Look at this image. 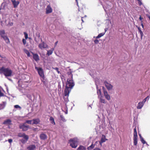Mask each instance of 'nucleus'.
<instances>
[{"label": "nucleus", "mask_w": 150, "mask_h": 150, "mask_svg": "<svg viewBox=\"0 0 150 150\" xmlns=\"http://www.w3.org/2000/svg\"><path fill=\"white\" fill-rule=\"evenodd\" d=\"M74 85L73 79L69 78L67 79L66 88L64 90L70 92L71 89ZM67 92V91H66Z\"/></svg>", "instance_id": "1"}, {"label": "nucleus", "mask_w": 150, "mask_h": 150, "mask_svg": "<svg viewBox=\"0 0 150 150\" xmlns=\"http://www.w3.org/2000/svg\"><path fill=\"white\" fill-rule=\"evenodd\" d=\"M0 71L2 73L6 76H11L12 70L8 68H5L4 67L0 69Z\"/></svg>", "instance_id": "2"}, {"label": "nucleus", "mask_w": 150, "mask_h": 150, "mask_svg": "<svg viewBox=\"0 0 150 150\" xmlns=\"http://www.w3.org/2000/svg\"><path fill=\"white\" fill-rule=\"evenodd\" d=\"M78 141L76 138L71 139L69 140V143L70 146L72 148H76L78 146Z\"/></svg>", "instance_id": "3"}, {"label": "nucleus", "mask_w": 150, "mask_h": 150, "mask_svg": "<svg viewBox=\"0 0 150 150\" xmlns=\"http://www.w3.org/2000/svg\"><path fill=\"white\" fill-rule=\"evenodd\" d=\"M0 35L1 37L4 39L6 43L8 44L9 43V40L7 36V35L4 30H3L0 31Z\"/></svg>", "instance_id": "4"}, {"label": "nucleus", "mask_w": 150, "mask_h": 150, "mask_svg": "<svg viewBox=\"0 0 150 150\" xmlns=\"http://www.w3.org/2000/svg\"><path fill=\"white\" fill-rule=\"evenodd\" d=\"M35 69L37 71L40 76L43 79L45 78L44 71L42 68L40 67H35Z\"/></svg>", "instance_id": "5"}, {"label": "nucleus", "mask_w": 150, "mask_h": 150, "mask_svg": "<svg viewBox=\"0 0 150 150\" xmlns=\"http://www.w3.org/2000/svg\"><path fill=\"white\" fill-rule=\"evenodd\" d=\"M25 123L23 124H20L19 125V128L22 129V130L23 131L27 130L29 128V126L28 125H25Z\"/></svg>", "instance_id": "6"}, {"label": "nucleus", "mask_w": 150, "mask_h": 150, "mask_svg": "<svg viewBox=\"0 0 150 150\" xmlns=\"http://www.w3.org/2000/svg\"><path fill=\"white\" fill-rule=\"evenodd\" d=\"M105 85L108 91L111 90L112 89L113 86L110 83H108L107 81H105L104 82Z\"/></svg>", "instance_id": "7"}, {"label": "nucleus", "mask_w": 150, "mask_h": 150, "mask_svg": "<svg viewBox=\"0 0 150 150\" xmlns=\"http://www.w3.org/2000/svg\"><path fill=\"white\" fill-rule=\"evenodd\" d=\"M66 91L64 90V99L65 102H67L69 101L68 97L69 96V94L70 92L67 91L66 92Z\"/></svg>", "instance_id": "8"}, {"label": "nucleus", "mask_w": 150, "mask_h": 150, "mask_svg": "<svg viewBox=\"0 0 150 150\" xmlns=\"http://www.w3.org/2000/svg\"><path fill=\"white\" fill-rule=\"evenodd\" d=\"M18 136L20 137H23L24 139H27L28 135L24 133H19L18 134Z\"/></svg>", "instance_id": "9"}, {"label": "nucleus", "mask_w": 150, "mask_h": 150, "mask_svg": "<svg viewBox=\"0 0 150 150\" xmlns=\"http://www.w3.org/2000/svg\"><path fill=\"white\" fill-rule=\"evenodd\" d=\"M47 44L43 42L42 43L40 44L39 46V48L41 49H42L43 48H45L47 47Z\"/></svg>", "instance_id": "10"}, {"label": "nucleus", "mask_w": 150, "mask_h": 150, "mask_svg": "<svg viewBox=\"0 0 150 150\" xmlns=\"http://www.w3.org/2000/svg\"><path fill=\"white\" fill-rule=\"evenodd\" d=\"M104 96L105 98L108 100H110V96L108 94V92L107 91H105L103 93Z\"/></svg>", "instance_id": "11"}, {"label": "nucleus", "mask_w": 150, "mask_h": 150, "mask_svg": "<svg viewBox=\"0 0 150 150\" xmlns=\"http://www.w3.org/2000/svg\"><path fill=\"white\" fill-rule=\"evenodd\" d=\"M52 12V9L50 5L47 6L46 8V13H51Z\"/></svg>", "instance_id": "12"}, {"label": "nucleus", "mask_w": 150, "mask_h": 150, "mask_svg": "<svg viewBox=\"0 0 150 150\" xmlns=\"http://www.w3.org/2000/svg\"><path fill=\"white\" fill-rule=\"evenodd\" d=\"M33 123H32L33 125H37L39 124L40 122V120L39 118L33 119Z\"/></svg>", "instance_id": "13"}, {"label": "nucleus", "mask_w": 150, "mask_h": 150, "mask_svg": "<svg viewBox=\"0 0 150 150\" xmlns=\"http://www.w3.org/2000/svg\"><path fill=\"white\" fill-rule=\"evenodd\" d=\"M3 124L8 125H11L12 124L11 121L9 119H8L4 122Z\"/></svg>", "instance_id": "14"}, {"label": "nucleus", "mask_w": 150, "mask_h": 150, "mask_svg": "<svg viewBox=\"0 0 150 150\" xmlns=\"http://www.w3.org/2000/svg\"><path fill=\"white\" fill-rule=\"evenodd\" d=\"M73 72L72 71H71V69H69V71L67 72V74L69 76V78L70 79H73V75L72 74Z\"/></svg>", "instance_id": "15"}, {"label": "nucleus", "mask_w": 150, "mask_h": 150, "mask_svg": "<svg viewBox=\"0 0 150 150\" xmlns=\"http://www.w3.org/2000/svg\"><path fill=\"white\" fill-rule=\"evenodd\" d=\"M35 148L36 146L34 145H30L27 148L28 150H35Z\"/></svg>", "instance_id": "16"}, {"label": "nucleus", "mask_w": 150, "mask_h": 150, "mask_svg": "<svg viewBox=\"0 0 150 150\" xmlns=\"http://www.w3.org/2000/svg\"><path fill=\"white\" fill-rule=\"evenodd\" d=\"M40 138L42 140H45L47 138V135L44 134L42 133L40 134Z\"/></svg>", "instance_id": "17"}, {"label": "nucleus", "mask_w": 150, "mask_h": 150, "mask_svg": "<svg viewBox=\"0 0 150 150\" xmlns=\"http://www.w3.org/2000/svg\"><path fill=\"white\" fill-rule=\"evenodd\" d=\"M33 58L36 61H38L39 60V57L37 54L33 53Z\"/></svg>", "instance_id": "18"}, {"label": "nucleus", "mask_w": 150, "mask_h": 150, "mask_svg": "<svg viewBox=\"0 0 150 150\" xmlns=\"http://www.w3.org/2000/svg\"><path fill=\"white\" fill-rule=\"evenodd\" d=\"M144 105V103L143 102H139L137 107V109H141L142 108Z\"/></svg>", "instance_id": "19"}, {"label": "nucleus", "mask_w": 150, "mask_h": 150, "mask_svg": "<svg viewBox=\"0 0 150 150\" xmlns=\"http://www.w3.org/2000/svg\"><path fill=\"white\" fill-rule=\"evenodd\" d=\"M108 140V139H106L105 136L104 135H102V137L101 139V142L103 143L105 142L106 140Z\"/></svg>", "instance_id": "20"}, {"label": "nucleus", "mask_w": 150, "mask_h": 150, "mask_svg": "<svg viewBox=\"0 0 150 150\" xmlns=\"http://www.w3.org/2000/svg\"><path fill=\"white\" fill-rule=\"evenodd\" d=\"M138 137H133V143L134 145L136 146L137 144Z\"/></svg>", "instance_id": "21"}, {"label": "nucleus", "mask_w": 150, "mask_h": 150, "mask_svg": "<svg viewBox=\"0 0 150 150\" xmlns=\"http://www.w3.org/2000/svg\"><path fill=\"white\" fill-rule=\"evenodd\" d=\"M12 3L15 8L17 7L19 4V2L18 1H16L15 0L12 1Z\"/></svg>", "instance_id": "22"}, {"label": "nucleus", "mask_w": 150, "mask_h": 150, "mask_svg": "<svg viewBox=\"0 0 150 150\" xmlns=\"http://www.w3.org/2000/svg\"><path fill=\"white\" fill-rule=\"evenodd\" d=\"M50 121L51 123H52V124L54 125H55V123L54 121V119L53 117L52 116H51L50 117Z\"/></svg>", "instance_id": "23"}, {"label": "nucleus", "mask_w": 150, "mask_h": 150, "mask_svg": "<svg viewBox=\"0 0 150 150\" xmlns=\"http://www.w3.org/2000/svg\"><path fill=\"white\" fill-rule=\"evenodd\" d=\"M77 150H86V148L83 146L80 145L77 149Z\"/></svg>", "instance_id": "24"}, {"label": "nucleus", "mask_w": 150, "mask_h": 150, "mask_svg": "<svg viewBox=\"0 0 150 150\" xmlns=\"http://www.w3.org/2000/svg\"><path fill=\"white\" fill-rule=\"evenodd\" d=\"M53 50V49H51L48 50L47 52V54L48 55V56L51 55L52 53Z\"/></svg>", "instance_id": "25"}, {"label": "nucleus", "mask_w": 150, "mask_h": 150, "mask_svg": "<svg viewBox=\"0 0 150 150\" xmlns=\"http://www.w3.org/2000/svg\"><path fill=\"white\" fill-rule=\"evenodd\" d=\"M29 139V137L28 136V138L27 139H22L21 140V142L23 144H25L28 141Z\"/></svg>", "instance_id": "26"}, {"label": "nucleus", "mask_w": 150, "mask_h": 150, "mask_svg": "<svg viewBox=\"0 0 150 150\" xmlns=\"http://www.w3.org/2000/svg\"><path fill=\"white\" fill-rule=\"evenodd\" d=\"M134 137H138L136 127L135 128H134Z\"/></svg>", "instance_id": "27"}, {"label": "nucleus", "mask_w": 150, "mask_h": 150, "mask_svg": "<svg viewBox=\"0 0 150 150\" xmlns=\"http://www.w3.org/2000/svg\"><path fill=\"white\" fill-rule=\"evenodd\" d=\"M24 51L25 53L27 54L28 57H30V54L29 51L26 49H25L24 50Z\"/></svg>", "instance_id": "28"}, {"label": "nucleus", "mask_w": 150, "mask_h": 150, "mask_svg": "<svg viewBox=\"0 0 150 150\" xmlns=\"http://www.w3.org/2000/svg\"><path fill=\"white\" fill-rule=\"evenodd\" d=\"M103 96H101L100 98V102L101 103H105L106 102L105 99L102 98Z\"/></svg>", "instance_id": "29"}, {"label": "nucleus", "mask_w": 150, "mask_h": 150, "mask_svg": "<svg viewBox=\"0 0 150 150\" xmlns=\"http://www.w3.org/2000/svg\"><path fill=\"white\" fill-rule=\"evenodd\" d=\"M105 34V33H101L98 34V35L96 37V39H98L103 36Z\"/></svg>", "instance_id": "30"}, {"label": "nucleus", "mask_w": 150, "mask_h": 150, "mask_svg": "<svg viewBox=\"0 0 150 150\" xmlns=\"http://www.w3.org/2000/svg\"><path fill=\"white\" fill-rule=\"evenodd\" d=\"M95 146V144H92L90 146L88 147L87 149L88 150L91 149H93V148H94Z\"/></svg>", "instance_id": "31"}, {"label": "nucleus", "mask_w": 150, "mask_h": 150, "mask_svg": "<svg viewBox=\"0 0 150 150\" xmlns=\"http://www.w3.org/2000/svg\"><path fill=\"white\" fill-rule=\"evenodd\" d=\"M97 93L98 94V95L99 96H101V92L100 89H98L97 90Z\"/></svg>", "instance_id": "32"}, {"label": "nucleus", "mask_w": 150, "mask_h": 150, "mask_svg": "<svg viewBox=\"0 0 150 150\" xmlns=\"http://www.w3.org/2000/svg\"><path fill=\"white\" fill-rule=\"evenodd\" d=\"M33 121V120H26L25 122V123H27L28 124H32V122Z\"/></svg>", "instance_id": "33"}, {"label": "nucleus", "mask_w": 150, "mask_h": 150, "mask_svg": "<svg viewBox=\"0 0 150 150\" xmlns=\"http://www.w3.org/2000/svg\"><path fill=\"white\" fill-rule=\"evenodd\" d=\"M60 117L61 120H62V121L64 122H65L66 121V120L64 117L62 115H60Z\"/></svg>", "instance_id": "34"}, {"label": "nucleus", "mask_w": 150, "mask_h": 150, "mask_svg": "<svg viewBox=\"0 0 150 150\" xmlns=\"http://www.w3.org/2000/svg\"><path fill=\"white\" fill-rule=\"evenodd\" d=\"M148 98V99H149V96H147L146 98H144L142 102H143V103H144L146 101V100H147V99Z\"/></svg>", "instance_id": "35"}, {"label": "nucleus", "mask_w": 150, "mask_h": 150, "mask_svg": "<svg viewBox=\"0 0 150 150\" xmlns=\"http://www.w3.org/2000/svg\"><path fill=\"white\" fill-rule=\"evenodd\" d=\"M53 69L57 71L58 74H59L60 73V71L59 70V68H53Z\"/></svg>", "instance_id": "36"}, {"label": "nucleus", "mask_w": 150, "mask_h": 150, "mask_svg": "<svg viewBox=\"0 0 150 150\" xmlns=\"http://www.w3.org/2000/svg\"><path fill=\"white\" fill-rule=\"evenodd\" d=\"M24 34L25 35V39H27L28 38V34L26 33L25 32L24 33Z\"/></svg>", "instance_id": "37"}, {"label": "nucleus", "mask_w": 150, "mask_h": 150, "mask_svg": "<svg viewBox=\"0 0 150 150\" xmlns=\"http://www.w3.org/2000/svg\"><path fill=\"white\" fill-rule=\"evenodd\" d=\"M141 139V142H142V143L144 144H146V141L144 140L143 138H142Z\"/></svg>", "instance_id": "38"}, {"label": "nucleus", "mask_w": 150, "mask_h": 150, "mask_svg": "<svg viewBox=\"0 0 150 150\" xmlns=\"http://www.w3.org/2000/svg\"><path fill=\"white\" fill-rule=\"evenodd\" d=\"M23 42L24 45H25L26 44V39H23L22 40Z\"/></svg>", "instance_id": "39"}, {"label": "nucleus", "mask_w": 150, "mask_h": 150, "mask_svg": "<svg viewBox=\"0 0 150 150\" xmlns=\"http://www.w3.org/2000/svg\"><path fill=\"white\" fill-rule=\"evenodd\" d=\"M14 107L16 108H21V107L18 105H14Z\"/></svg>", "instance_id": "40"}, {"label": "nucleus", "mask_w": 150, "mask_h": 150, "mask_svg": "<svg viewBox=\"0 0 150 150\" xmlns=\"http://www.w3.org/2000/svg\"><path fill=\"white\" fill-rule=\"evenodd\" d=\"M41 79L42 82L44 84L46 83L45 81V78H44V79L41 78Z\"/></svg>", "instance_id": "41"}, {"label": "nucleus", "mask_w": 150, "mask_h": 150, "mask_svg": "<svg viewBox=\"0 0 150 150\" xmlns=\"http://www.w3.org/2000/svg\"><path fill=\"white\" fill-rule=\"evenodd\" d=\"M138 1V3L140 6H141L142 4V3L141 1V0H137Z\"/></svg>", "instance_id": "42"}, {"label": "nucleus", "mask_w": 150, "mask_h": 150, "mask_svg": "<svg viewBox=\"0 0 150 150\" xmlns=\"http://www.w3.org/2000/svg\"><path fill=\"white\" fill-rule=\"evenodd\" d=\"M99 42V41L97 39H96L94 40V42L96 44H98Z\"/></svg>", "instance_id": "43"}, {"label": "nucleus", "mask_w": 150, "mask_h": 150, "mask_svg": "<svg viewBox=\"0 0 150 150\" xmlns=\"http://www.w3.org/2000/svg\"><path fill=\"white\" fill-rule=\"evenodd\" d=\"M8 141L11 144L13 140L11 139H9Z\"/></svg>", "instance_id": "44"}, {"label": "nucleus", "mask_w": 150, "mask_h": 150, "mask_svg": "<svg viewBox=\"0 0 150 150\" xmlns=\"http://www.w3.org/2000/svg\"><path fill=\"white\" fill-rule=\"evenodd\" d=\"M140 34L141 35V39H142V37L144 35L143 33V32H142V33H140Z\"/></svg>", "instance_id": "45"}, {"label": "nucleus", "mask_w": 150, "mask_h": 150, "mask_svg": "<svg viewBox=\"0 0 150 150\" xmlns=\"http://www.w3.org/2000/svg\"><path fill=\"white\" fill-rule=\"evenodd\" d=\"M143 19V18H142L141 17V16L140 15V17L139 18V19L140 21H141V22L142 23V20Z\"/></svg>", "instance_id": "46"}, {"label": "nucleus", "mask_w": 150, "mask_h": 150, "mask_svg": "<svg viewBox=\"0 0 150 150\" xmlns=\"http://www.w3.org/2000/svg\"><path fill=\"white\" fill-rule=\"evenodd\" d=\"M102 89H103V93H104V92L105 91H107L105 88V87L103 86L102 87Z\"/></svg>", "instance_id": "47"}, {"label": "nucleus", "mask_w": 150, "mask_h": 150, "mask_svg": "<svg viewBox=\"0 0 150 150\" xmlns=\"http://www.w3.org/2000/svg\"><path fill=\"white\" fill-rule=\"evenodd\" d=\"M94 150H101L98 148L96 147L94 149Z\"/></svg>", "instance_id": "48"}, {"label": "nucleus", "mask_w": 150, "mask_h": 150, "mask_svg": "<svg viewBox=\"0 0 150 150\" xmlns=\"http://www.w3.org/2000/svg\"><path fill=\"white\" fill-rule=\"evenodd\" d=\"M3 93H2L1 90H0V96H3Z\"/></svg>", "instance_id": "49"}, {"label": "nucleus", "mask_w": 150, "mask_h": 150, "mask_svg": "<svg viewBox=\"0 0 150 150\" xmlns=\"http://www.w3.org/2000/svg\"><path fill=\"white\" fill-rule=\"evenodd\" d=\"M13 24V23L12 22L10 23H9L8 25H9L10 26H12Z\"/></svg>", "instance_id": "50"}, {"label": "nucleus", "mask_w": 150, "mask_h": 150, "mask_svg": "<svg viewBox=\"0 0 150 150\" xmlns=\"http://www.w3.org/2000/svg\"><path fill=\"white\" fill-rule=\"evenodd\" d=\"M136 27L138 28L139 31L141 30L140 28L139 27H138L137 26Z\"/></svg>", "instance_id": "51"}, {"label": "nucleus", "mask_w": 150, "mask_h": 150, "mask_svg": "<svg viewBox=\"0 0 150 150\" xmlns=\"http://www.w3.org/2000/svg\"><path fill=\"white\" fill-rule=\"evenodd\" d=\"M76 3H77V5L79 7V6H78V1L77 0H75Z\"/></svg>", "instance_id": "52"}, {"label": "nucleus", "mask_w": 150, "mask_h": 150, "mask_svg": "<svg viewBox=\"0 0 150 150\" xmlns=\"http://www.w3.org/2000/svg\"><path fill=\"white\" fill-rule=\"evenodd\" d=\"M139 136L140 137V139H141L142 138H143L141 136V135L140 134H139Z\"/></svg>", "instance_id": "53"}, {"label": "nucleus", "mask_w": 150, "mask_h": 150, "mask_svg": "<svg viewBox=\"0 0 150 150\" xmlns=\"http://www.w3.org/2000/svg\"><path fill=\"white\" fill-rule=\"evenodd\" d=\"M141 25L142 26V28H144V25H143V24L142 23Z\"/></svg>", "instance_id": "54"}, {"label": "nucleus", "mask_w": 150, "mask_h": 150, "mask_svg": "<svg viewBox=\"0 0 150 150\" xmlns=\"http://www.w3.org/2000/svg\"><path fill=\"white\" fill-rule=\"evenodd\" d=\"M58 41H57L56 42H55V45H57V43H58Z\"/></svg>", "instance_id": "55"}, {"label": "nucleus", "mask_w": 150, "mask_h": 150, "mask_svg": "<svg viewBox=\"0 0 150 150\" xmlns=\"http://www.w3.org/2000/svg\"><path fill=\"white\" fill-rule=\"evenodd\" d=\"M81 17V20H82V22H84V21H83V19H82V18H83V17Z\"/></svg>", "instance_id": "56"}, {"label": "nucleus", "mask_w": 150, "mask_h": 150, "mask_svg": "<svg viewBox=\"0 0 150 150\" xmlns=\"http://www.w3.org/2000/svg\"><path fill=\"white\" fill-rule=\"evenodd\" d=\"M139 31L140 33L142 32V31L141 30H140Z\"/></svg>", "instance_id": "57"}, {"label": "nucleus", "mask_w": 150, "mask_h": 150, "mask_svg": "<svg viewBox=\"0 0 150 150\" xmlns=\"http://www.w3.org/2000/svg\"><path fill=\"white\" fill-rule=\"evenodd\" d=\"M148 17L149 18V20L150 21V16H148Z\"/></svg>", "instance_id": "58"}, {"label": "nucleus", "mask_w": 150, "mask_h": 150, "mask_svg": "<svg viewBox=\"0 0 150 150\" xmlns=\"http://www.w3.org/2000/svg\"><path fill=\"white\" fill-rule=\"evenodd\" d=\"M102 143H101V141L100 140V144L101 145V144H102Z\"/></svg>", "instance_id": "59"}, {"label": "nucleus", "mask_w": 150, "mask_h": 150, "mask_svg": "<svg viewBox=\"0 0 150 150\" xmlns=\"http://www.w3.org/2000/svg\"><path fill=\"white\" fill-rule=\"evenodd\" d=\"M0 57L1 58H4V57L1 56V55H0Z\"/></svg>", "instance_id": "60"}, {"label": "nucleus", "mask_w": 150, "mask_h": 150, "mask_svg": "<svg viewBox=\"0 0 150 150\" xmlns=\"http://www.w3.org/2000/svg\"><path fill=\"white\" fill-rule=\"evenodd\" d=\"M79 7L78 9L79 10Z\"/></svg>", "instance_id": "61"}]
</instances>
